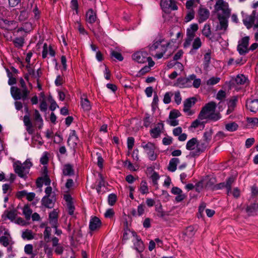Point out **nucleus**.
<instances>
[{
  "instance_id": "nucleus-1",
  "label": "nucleus",
  "mask_w": 258,
  "mask_h": 258,
  "mask_svg": "<svg viewBox=\"0 0 258 258\" xmlns=\"http://www.w3.org/2000/svg\"><path fill=\"white\" fill-rule=\"evenodd\" d=\"M170 45L169 42H166L162 37L156 38L152 45L149 46L151 54L157 59L161 58L167 50Z\"/></svg>"
},
{
  "instance_id": "nucleus-2",
  "label": "nucleus",
  "mask_w": 258,
  "mask_h": 258,
  "mask_svg": "<svg viewBox=\"0 0 258 258\" xmlns=\"http://www.w3.org/2000/svg\"><path fill=\"white\" fill-rule=\"evenodd\" d=\"M216 103L211 101L207 103L201 110L199 118H204L206 119L216 121L221 118L220 113L215 112Z\"/></svg>"
},
{
  "instance_id": "nucleus-3",
  "label": "nucleus",
  "mask_w": 258,
  "mask_h": 258,
  "mask_svg": "<svg viewBox=\"0 0 258 258\" xmlns=\"http://www.w3.org/2000/svg\"><path fill=\"white\" fill-rule=\"evenodd\" d=\"M215 12L217 14V17H230L231 9L229 8L228 3L224 0H217L214 6Z\"/></svg>"
},
{
  "instance_id": "nucleus-4",
  "label": "nucleus",
  "mask_w": 258,
  "mask_h": 258,
  "mask_svg": "<svg viewBox=\"0 0 258 258\" xmlns=\"http://www.w3.org/2000/svg\"><path fill=\"white\" fill-rule=\"evenodd\" d=\"M11 93L15 100L22 99L25 101L28 98L30 94V91L28 89H24L17 87H12L11 88Z\"/></svg>"
},
{
  "instance_id": "nucleus-5",
  "label": "nucleus",
  "mask_w": 258,
  "mask_h": 258,
  "mask_svg": "<svg viewBox=\"0 0 258 258\" xmlns=\"http://www.w3.org/2000/svg\"><path fill=\"white\" fill-rule=\"evenodd\" d=\"M249 40V37L245 36L239 41L237 50L240 55H244L249 52L248 48Z\"/></svg>"
},
{
  "instance_id": "nucleus-6",
  "label": "nucleus",
  "mask_w": 258,
  "mask_h": 258,
  "mask_svg": "<svg viewBox=\"0 0 258 258\" xmlns=\"http://www.w3.org/2000/svg\"><path fill=\"white\" fill-rule=\"evenodd\" d=\"M195 75L192 74L186 78H179L177 80L176 85L180 88H188L192 86V80Z\"/></svg>"
},
{
  "instance_id": "nucleus-7",
  "label": "nucleus",
  "mask_w": 258,
  "mask_h": 258,
  "mask_svg": "<svg viewBox=\"0 0 258 258\" xmlns=\"http://www.w3.org/2000/svg\"><path fill=\"white\" fill-rule=\"evenodd\" d=\"M219 20V24L216 28V31H220V34H224L227 31L228 27V19L227 17H217Z\"/></svg>"
},
{
  "instance_id": "nucleus-8",
  "label": "nucleus",
  "mask_w": 258,
  "mask_h": 258,
  "mask_svg": "<svg viewBox=\"0 0 258 258\" xmlns=\"http://www.w3.org/2000/svg\"><path fill=\"white\" fill-rule=\"evenodd\" d=\"M15 172L22 178H25L29 170L22 164L18 162L14 164Z\"/></svg>"
},
{
  "instance_id": "nucleus-9",
  "label": "nucleus",
  "mask_w": 258,
  "mask_h": 258,
  "mask_svg": "<svg viewBox=\"0 0 258 258\" xmlns=\"http://www.w3.org/2000/svg\"><path fill=\"white\" fill-rule=\"evenodd\" d=\"M132 58L138 63H144L148 60V54L146 52L138 51L133 54Z\"/></svg>"
},
{
  "instance_id": "nucleus-10",
  "label": "nucleus",
  "mask_w": 258,
  "mask_h": 258,
  "mask_svg": "<svg viewBox=\"0 0 258 258\" xmlns=\"http://www.w3.org/2000/svg\"><path fill=\"white\" fill-rule=\"evenodd\" d=\"M198 15H199V22L202 23L206 20H207L210 16V12L209 11L203 7H200L199 10L198 11Z\"/></svg>"
},
{
  "instance_id": "nucleus-11",
  "label": "nucleus",
  "mask_w": 258,
  "mask_h": 258,
  "mask_svg": "<svg viewBox=\"0 0 258 258\" xmlns=\"http://www.w3.org/2000/svg\"><path fill=\"white\" fill-rule=\"evenodd\" d=\"M134 236L133 240L135 248L139 252H142L144 249V245L142 240L135 233H132Z\"/></svg>"
},
{
  "instance_id": "nucleus-12",
  "label": "nucleus",
  "mask_w": 258,
  "mask_h": 258,
  "mask_svg": "<svg viewBox=\"0 0 258 258\" xmlns=\"http://www.w3.org/2000/svg\"><path fill=\"white\" fill-rule=\"evenodd\" d=\"M79 139L75 131L72 130L68 139V144L71 148L75 149L77 146Z\"/></svg>"
},
{
  "instance_id": "nucleus-13",
  "label": "nucleus",
  "mask_w": 258,
  "mask_h": 258,
  "mask_svg": "<svg viewBox=\"0 0 258 258\" xmlns=\"http://www.w3.org/2000/svg\"><path fill=\"white\" fill-rule=\"evenodd\" d=\"M256 12L253 11L250 15L246 16L243 19V22L247 29H250L254 21Z\"/></svg>"
},
{
  "instance_id": "nucleus-14",
  "label": "nucleus",
  "mask_w": 258,
  "mask_h": 258,
  "mask_svg": "<svg viewBox=\"0 0 258 258\" xmlns=\"http://www.w3.org/2000/svg\"><path fill=\"white\" fill-rule=\"evenodd\" d=\"M23 122L26 126V131L29 135H32L34 132V129L32 121L30 120L29 115H25L24 116Z\"/></svg>"
},
{
  "instance_id": "nucleus-15",
  "label": "nucleus",
  "mask_w": 258,
  "mask_h": 258,
  "mask_svg": "<svg viewBox=\"0 0 258 258\" xmlns=\"http://www.w3.org/2000/svg\"><path fill=\"white\" fill-rule=\"evenodd\" d=\"M55 201V196H52L51 197H44L41 200V203L44 207L52 208L53 207Z\"/></svg>"
},
{
  "instance_id": "nucleus-16",
  "label": "nucleus",
  "mask_w": 258,
  "mask_h": 258,
  "mask_svg": "<svg viewBox=\"0 0 258 258\" xmlns=\"http://www.w3.org/2000/svg\"><path fill=\"white\" fill-rule=\"evenodd\" d=\"M163 129V124L158 123L155 127L150 130V134L152 138H157L159 137Z\"/></svg>"
},
{
  "instance_id": "nucleus-17",
  "label": "nucleus",
  "mask_w": 258,
  "mask_h": 258,
  "mask_svg": "<svg viewBox=\"0 0 258 258\" xmlns=\"http://www.w3.org/2000/svg\"><path fill=\"white\" fill-rule=\"evenodd\" d=\"M246 106L250 111L256 112L258 110V99L247 100Z\"/></svg>"
},
{
  "instance_id": "nucleus-18",
  "label": "nucleus",
  "mask_w": 258,
  "mask_h": 258,
  "mask_svg": "<svg viewBox=\"0 0 258 258\" xmlns=\"http://www.w3.org/2000/svg\"><path fill=\"white\" fill-rule=\"evenodd\" d=\"M161 6L172 10H176L178 8L174 0H161Z\"/></svg>"
},
{
  "instance_id": "nucleus-19",
  "label": "nucleus",
  "mask_w": 258,
  "mask_h": 258,
  "mask_svg": "<svg viewBox=\"0 0 258 258\" xmlns=\"http://www.w3.org/2000/svg\"><path fill=\"white\" fill-rule=\"evenodd\" d=\"M101 221L97 217L92 218L90 221L89 228L91 231H94L100 228Z\"/></svg>"
},
{
  "instance_id": "nucleus-20",
  "label": "nucleus",
  "mask_w": 258,
  "mask_h": 258,
  "mask_svg": "<svg viewBox=\"0 0 258 258\" xmlns=\"http://www.w3.org/2000/svg\"><path fill=\"white\" fill-rule=\"evenodd\" d=\"M237 101L238 98L237 96L232 97L229 101L228 103V109L226 112L227 114H229L233 111L236 106Z\"/></svg>"
},
{
  "instance_id": "nucleus-21",
  "label": "nucleus",
  "mask_w": 258,
  "mask_h": 258,
  "mask_svg": "<svg viewBox=\"0 0 258 258\" xmlns=\"http://www.w3.org/2000/svg\"><path fill=\"white\" fill-rule=\"evenodd\" d=\"M195 36V32H193L190 29H187L186 32V38L184 43L185 47H188L191 44V41Z\"/></svg>"
},
{
  "instance_id": "nucleus-22",
  "label": "nucleus",
  "mask_w": 258,
  "mask_h": 258,
  "mask_svg": "<svg viewBox=\"0 0 258 258\" xmlns=\"http://www.w3.org/2000/svg\"><path fill=\"white\" fill-rule=\"evenodd\" d=\"M49 223L53 228L57 227V213L55 211H52L49 215Z\"/></svg>"
},
{
  "instance_id": "nucleus-23",
  "label": "nucleus",
  "mask_w": 258,
  "mask_h": 258,
  "mask_svg": "<svg viewBox=\"0 0 258 258\" xmlns=\"http://www.w3.org/2000/svg\"><path fill=\"white\" fill-rule=\"evenodd\" d=\"M179 163V159L177 158H173L170 161L168 167V169L171 172H174L177 168V165Z\"/></svg>"
},
{
  "instance_id": "nucleus-24",
  "label": "nucleus",
  "mask_w": 258,
  "mask_h": 258,
  "mask_svg": "<svg viewBox=\"0 0 258 258\" xmlns=\"http://www.w3.org/2000/svg\"><path fill=\"white\" fill-rule=\"evenodd\" d=\"M63 174L64 176H71L74 174V170L72 165L70 164H66L63 166Z\"/></svg>"
},
{
  "instance_id": "nucleus-25",
  "label": "nucleus",
  "mask_w": 258,
  "mask_h": 258,
  "mask_svg": "<svg viewBox=\"0 0 258 258\" xmlns=\"http://www.w3.org/2000/svg\"><path fill=\"white\" fill-rule=\"evenodd\" d=\"M86 21L87 22L92 24L96 21V15L92 9L89 10L86 13Z\"/></svg>"
},
{
  "instance_id": "nucleus-26",
  "label": "nucleus",
  "mask_w": 258,
  "mask_h": 258,
  "mask_svg": "<svg viewBox=\"0 0 258 258\" xmlns=\"http://www.w3.org/2000/svg\"><path fill=\"white\" fill-rule=\"evenodd\" d=\"M34 119L36 122V124L38 125V127L41 128L43 126V119L39 111L36 109L34 111Z\"/></svg>"
},
{
  "instance_id": "nucleus-27",
  "label": "nucleus",
  "mask_w": 258,
  "mask_h": 258,
  "mask_svg": "<svg viewBox=\"0 0 258 258\" xmlns=\"http://www.w3.org/2000/svg\"><path fill=\"white\" fill-rule=\"evenodd\" d=\"M208 144L209 143L205 141L201 143H197L196 149V152L198 153L197 154L199 155L201 153L203 152L208 147Z\"/></svg>"
},
{
  "instance_id": "nucleus-28",
  "label": "nucleus",
  "mask_w": 258,
  "mask_h": 258,
  "mask_svg": "<svg viewBox=\"0 0 258 258\" xmlns=\"http://www.w3.org/2000/svg\"><path fill=\"white\" fill-rule=\"evenodd\" d=\"M141 147L144 148L146 153L155 150V145L151 142L146 143L145 142H143L142 143Z\"/></svg>"
},
{
  "instance_id": "nucleus-29",
  "label": "nucleus",
  "mask_w": 258,
  "mask_h": 258,
  "mask_svg": "<svg viewBox=\"0 0 258 258\" xmlns=\"http://www.w3.org/2000/svg\"><path fill=\"white\" fill-rule=\"evenodd\" d=\"M198 140L196 138H193L189 140L186 145V149L188 150H192L195 148L196 145L197 146Z\"/></svg>"
},
{
  "instance_id": "nucleus-30",
  "label": "nucleus",
  "mask_w": 258,
  "mask_h": 258,
  "mask_svg": "<svg viewBox=\"0 0 258 258\" xmlns=\"http://www.w3.org/2000/svg\"><path fill=\"white\" fill-rule=\"evenodd\" d=\"M196 98L195 97H191L186 99L183 102V107L187 108H191L195 105L196 102Z\"/></svg>"
},
{
  "instance_id": "nucleus-31",
  "label": "nucleus",
  "mask_w": 258,
  "mask_h": 258,
  "mask_svg": "<svg viewBox=\"0 0 258 258\" xmlns=\"http://www.w3.org/2000/svg\"><path fill=\"white\" fill-rule=\"evenodd\" d=\"M203 119H206L204 118H199V115H198V118L194 120L191 125L190 127L192 128H197L199 125H202L204 126L205 122L202 121Z\"/></svg>"
},
{
  "instance_id": "nucleus-32",
  "label": "nucleus",
  "mask_w": 258,
  "mask_h": 258,
  "mask_svg": "<svg viewBox=\"0 0 258 258\" xmlns=\"http://www.w3.org/2000/svg\"><path fill=\"white\" fill-rule=\"evenodd\" d=\"M202 46V42L199 37L196 38L192 45V49L190 50V53H192L194 50H197Z\"/></svg>"
},
{
  "instance_id": "nucleus-33",
  "label": "nucleus",
  "mask_w": 258,
  "mask_h": 258,
  "mask_svg": "<svg viewBox=\"0 0 258 258\" xmlns=\"http://www.w3.org/2000/svg\"><path fill=\"white\" fill-rule=\"evenodd\" d=\"M202 34L207 38H210L211 35V26L210 24H206L204 25L202 30Z\"/></svg>"
},
{
  "instance_id": "nucleus-34",
  "label": "nucleus",
  "mask_w": 258,
  "mask_h": 258,
  "mask_svg": "<svg viewBox=\"0 0 258 258\" xmlns=\"http://www.w3.org/2000/svg\"><path fill=\"white\" fill-rule=\"evenodd\" d=\"M238 124L235 122L228 123L225 125V128L229 132H234L237 130Z\"/></svg>"
},
{
  "instance_id": "nucleus-35",
  "label": "nucleus",
  "mask_w": 258,
  "mask_h": 258,
  "mask_svg": "<svg viewBox=\"0 0 258 258\" xmlns=\"http://www.w3.org/2000/svg\"><path fill=\"white\" fill-rule=\"evenodd\" d=\"M81 105L83 109L86 111H88L91 108L90 103L87 98H82Z\"/></svg>"
},
{
  "instance_id": "nucleus-36",
  "label": "nucleus",
  "mask_w": 258,
  "mask_h": 258,
  "mask_svg": "<svg viewBox=\"0 0 258 258\" xmlns=\"http://www.w3.org/2000/svg\"><path fill=\"white\" fill-rule=\"evenodd\" d=\"M139 190L141 194L144 195L149 192L147 183L145 180H142L140 184Z\"/></svg>"
},
{
  "instance_id": "nucleus-37",
  "label": "nucleus",
  "mask_w": 258,
  "mask_h": 258,
  "mask_svg": "<svg viewBox=\"0 0 258 258\" xmlns=\"http://www.w3.org/2000/svg\"><path fill=\"white\" fill-rule=\"evenodd\" d=\"M155 210L157 212V215L159 217L163 218L165 216V213L162 209V206L161 203L156 205Z\"/></svg>"
},
{
  "instance_id": "nucleus-38",
  "label": "nucleus",
  "mask_w": 258,
  "mask_h": 258,
  "mask_svg": "<svg viewBox=\"0 0 258 258\" xmlns=\"http://www.w3.org/2000/svg\"><path fill=\"white\" fill-rule=\"evenodd\" d=\"M211 61V53L210 52L206 53L204 55L203 66L205 69H207L209 67Z\"/></svg>"
},
{
  "instance_id": "nucleus-39",
  "label": "nucleus",
  "mask_w": 258,
  "mask_h": 258,
  "mask_svg": "<svg viewBox=\"0 0 258 258\" xmlns=\"http://www.w3.org/2000/svg\"><path fill=\"white\" fill-rule=\"evenodd\" d=\"M195 229L192 226H190L186 228L184 232V234L187 236L188 237H192L195 234Z\"/></svg>"
},
{
  "instance_id": "nucleus-40",
  "label": "nucleus",
  "mask_w": 258,
  "mask_h": 258,
  "mask_svg": "<svg viewBox=\"0 0 258 258\" xmlns=\"http://www.w3.org/2000/svg\"><path fill=\"white\" fill-rule=\"evenodd\" d=\"M22 237L23 239H27L28 240H31L34 238V235L32 230L28 229L23 232Z\"/></svg>"
},
{
  "instance_id": "nucleus-41",
  "label": "nucleus",
  "mask_w": 258,
  "mask_h": 258,
  "mask_svg": "<svg viewBox=\"0 0 258 258\" xmlns=\"http://www.w3.org/2000/svg\"><path fill=\"white\" fill-rule=\"evenodd\" d=\"M23 213L24 215L25 216V218L26 220H29L30 219L31 215L32 213V210L28 206H25L23 210Z\"/></svg>"
},
{
  "instance_id": "nucleus-42",
  "label": "nucleus",
  "mask_w": 258,
  "mask_h": 258,
  "mask_svg": "<svg viewBox=\"0 0 258 258\" xmlns=\"http://www.w3.org/2000/svg\"><path fill=\"white\" fill-rule=\"evenodd\" d=\"M104 181L102 178V176L101 174H99V179L96 181V190L98 193H100L101 191V188L102 186H104Z\"/></svg>"
},
{
  "instance_id": "nucleus-43",
  "label": "nucleus",
  "mask_w": 258,
  "mask_h": 258,
  "mask_svg": "<svg viewBox=\"0 0 258 258\" xmlns=\"http://www.w3.org/2000/svg\"><path fill=\"white\" fill-rule=\"evenodd\" d=\"M258 210V204L254 203L246 208V212L250 214L255 213Z\"/></svg>"
},
{
  "instance_id": "nucleus-44",
  "label": "nucleus",
  "mask_w": 258,
  "mask_h": 258,
  "mask_svg": "<svg viewBox=\"0 0 258 258\" xmlns=\"http://www.w3.org/2000/svg\"><path fill=\"white\" fill-rule=\"evenodd\" d=\"M213 133V132L212 129H210L209 130L206 131L204 133V136H203L204 141L209 143V142H210V141L212 139V136Z\"/></svg>"
},
{
  "instance_id": "nucleus-45",
  "label": "nucleus",
  "mask_w": 258,
  "mask_h": 258,
  "mask_svg": "<svg viewBox=\"0 0 258 258\" xmlns=\"http://www.w3.org/2000/svg\"><path fill=\"white\" fill-rule=\"evenodd\" d=\"M246 78L243 75H238L235 79V81L237 85H243L246 81Z\"/></svg>"
},
{
  "instance_id": "nucleus-46",
  "label": "nucleus",
  "mask_w": 258,
  "mask_h": 258,
  "mask_svg": "<svg viewBox=\"0 0 258 258\" xmlns=\"http://www.w3.org/2000/svg\"><path fill=\"white\" fill-rule=\"evenodd\" d=\"M234 178L233 177H230L226 180L225 183L226 188L227 189V194H229L231 192V185L232 183L234 182Z\"/></svg>"
},
{
  "instance_id": "nucleus-47",
  "label": "nucleus",
  "mask_w": 258,
  "mask_h": 258,
  "mask_svg": "<svg viewBox=\"0 0 258 258\" xmlns=\"http://www.w3.org/2000/svg\"><path fill=\"white\" fill-rule=\"evenodd\" d=\"M195 12L193 10H188L184 17V22L187 23L194 18Z\"/></svg>"
},
{
  "instance_id": "nucleus-48",
  "label": "nucleus",
  "mask_w": 258,
  "mask_h": 258,
  "mask_svg": "<svg viewBox=\"0 0 258 258\" xmlns=\"http://www.w3.org/2000/svg\"><path fill=\"white\" fill-rule=\"evenodd\" d=\"M220 80V78L213 77L207 81L206 84L208 86H213L218 83Z\"/></svg>"
},
{
  "instance_id": "nucleus-49",
  "label": "nucleus",
  "mask_w": 258,
  "mask_h": 258,
  "mask_svg": "<svg viewBox=\"0 0 258 258\" xmlns=\"http://www.w3.org/2000/svg\"><path fill=\"white\" fill-rule=\"evenodd\" d=\"M13 43L17 47H21L24 43V38L22 37H17L13 40Z\"/></svg>"
},
{
  "instance_id": "nucleus-50",
  "label": "nucleus",
  "mask_w": 258,
  "mask_h": 258,
  "mask_svg": "<svg viewBox=\"0 0 258 258\" xmlns=\"http://www.w3.org/2000/svg\"><path fill=\"white\" fill-rule=\"evenodd\" d=\"M28 12L27 10L21 11L19 16V20L21 21H24L28 18Z\"/></svg>"
},
{
  "instance_id": "nucleus-51",
  "label": "nucleus",
  "mask_w": 258,
  "mask_h": 258,
  "mask_svg": "<svg viewBox=\"0 0 258 258\" xmlns=\"http://www.w3.org/2000/svg\"><path fill=\"white\" fill-rule=\"evenodd\" d=\"M180 112L178 110L176 109H173L171 110L169 113V119H174V118H177V117L181 116Z\"/></svg>"
},
{
  "instance_id": "nucleus-52",
  "label": "nucleus",
  "mask_w": 258,
  "mask_h": 258,
  "mask_svg": "<svg viewBox=\"0 0 258 258\" xmlns=\"http://www.w3.org/2000/svg\"><path fill=\"white\" fill-rule=\"evenodd\" d=\"M173 95V93L171 92H166L163 98V102L165 104H169L171 102V97Z\"/></svg>"
},
{
  "instance_id": "nucleus-53",
  "label": "nucleus",
  "mask_w": 258,
  "mask_h": 258,
  "mask_svg": "<svg viewBox=\"0 0 258 258\" xmlns=\"http://www.w3.org/2000/svg\"><path fill=\"white\" fill-rule=\"evenodd\" d=\"M160 178L159 175L155 171H154L151 176L153 184L155 186L158 185V180Z\"/></svg>"
},
{
  "instance_id": "nucleus-54",
  "label": "nucleus",
  "mask_w": 258,
  "mask_h": 258,
  "mask_svg": "<svg viewBox=\"0 0 258 258\" xmlns=\"http://www.w3.org/2000/svg\"><path fill=\"white\" fill-rule=\"evenodd\" d=\"M51 229L50 227H46L44 232V238L45 241L48 242L51 235Z\"/></svg>"
},
{
  "instance_id": "nucleus-55",
  "label": "nucleus",
  "mask_w": 258,
  "mask_h": 258,
  "mask_svg": "<svg viewBox=\"0 0 258 258\" xmlns=\"http://www.w3.org/2000/svg\"><path fill=\"white\" fill-rule=\"evenodd\" d=\"M173 95L174 96V101L177 105H179V104L181 103V100H182L180 92L176 91L174 93V94H173Z\"/></svg>"
},
{
  "instance_id": "nucleus-56",
  "label": "nucleus",
  "mask_w": 258,
  "mask_h": 258,
  "mask_svg": "<svg viewBox=\"0 0 258 258\" xmlns=\"http://www.w3.org/2000/svg\"><path fill=\"white\" fill-rule=\"evenodd\" d=\"M215 183V179L214 178H211L207 182L205 186L208 188L215 189L214 184Z\"/></svg>"
},
{
  "instance_id": "nucleus-57",
  "label": "nucleus",
  "mask_w": 258,
  "mask_h": 258,
  "mask_svg": "<svg viewBox=\"0 0 258 258\" xmlns=\"http://www.w3.org/2000/svg\"><path fill=\"white\" fill-rule=\"evenodd\" d=\"M7 217L8 219L11 220L12 221L15 219V217L17 215L16 210H11L10 211L7 212Z\"/></svg>"
},
{
  "instance_id": "nucleus-58",
  "label": "nucleus",
  "mask_w": 258,
  "mask_h": 258,
  "mask_svg": "<svg viewBox=\"0 0 258 258\" xmlns=\"http://www.w3.org/2000/svg\"><path fill=\"white\" fill-rule=\"evenodd\" d=\"M135 140L133 137H128L127 140V148L129 150H131L134 145Z\"/></svg>"
},
{
  "instance_id": "nucleus-59",
  "label": "nucleus",
  "mask_w": 258,
  "mask_h": 258,
  "mask_svg": "<svg viewBox=\"0 0 258 258\" xmlns=\"http://www.w3.org/2000/svg\"><path fill=\"white\" fill-rule=\"evenodd\" d=\"M193 82L192 83V86L195 88H198L201 84V80L200 79H197L196 76L195 75V79L192 80Z\"/></svg>"
},
{
  "instance_id": "nucleus-60",
  "label": "nucleus",
  "mask_w": 258,
  "mask_h": 258,
  "mask_svg": "<svg viewBox=\"0 0 258 258\" xmlns=\"http://www.w3.org/2000/svg\"><path fill=\"white\" fill-rule=\"evenodd\" d=\"M145 206L144 204H140L138 206V215L141 216L143 214L145 211Z\"/></svg>"
},
{
  "instance_id": "nucleus-61",
  "label": "nucleus",
  "mask_w": 258,
  "mask_h": 258,
  "mask_svg": "<svg viewBox=\"0 0 258 258\" xmlns=\"http://www.w3.org/2000/svg\"><path fill=\"white\" fill-rule=\"evenodd\" d=\"M67 207L68 210V213L70 215H73L74 214L75 207L73 205V203H70L67 204Z\"/></svg>"
},
{
  "instance_id": "nucleus-62",
  "label": "nucleus",
  "mask_w": 258,
  "mask_h": 258,
  "mask_svg": "<svg viewBox=\"0 0 258 258\" xmlns=\"http://www.w3.org/2000/svg\"><path fill=\"white\" fill-rule=\"evenodd\" d=\"M124 165L125 166H126L127 167V168L131 171H136V169L135 168V166L129 160H126L125 161Z\"/></svg>"
},
{
  "instance_id": "nucleus-63",
  "label": "nucleus",
  "mask_w": 258,
  "mask_h": 258,
  "mask_svg": "<svg viewBox=\"0 0 258 258\" xmlns=\"http://www.w3.org/2000/svg\"><path fill=\"white\" fill-rule=\"evenodd\" d=\"M0 242L5 247L7 246L9 244L8 237L4 236L1 237Z\"/></svg>"
},
{
  "instance_id": "nucleus-64",
  "label": "nucleus",
  "mask_w": 258,
  "mask_h": 258,
  "mask_svg": "<svg viewBox=\"0 0 258 258\" xmlns=\"http://www.w3.org/2000/svg\"><path fill=\"white\" fill-rule=\"evenodd\" d=\"M247 120L249 123H251L252 125H255L258 124V118L256 117L247 118Z\"/></svg>"
}]
</instances>
